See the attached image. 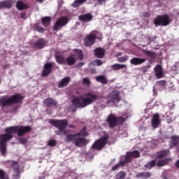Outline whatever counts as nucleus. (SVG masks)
<instances>
[{"instance_id": "obj_1", "label": "nucleus", "mask_w": 179, "mask_h": 179, "mask_svg": "<svg viewBox=\"0 0 179 179\" xmlns=\"http://www.w3.org/2000/svg\"><path fill=\"white\" fill-rule=\"evenodd\" d=\"M87 136L88 133L86 131V128H83L80 133L76 134H69L65 138L66 142H73L74 145L77 147H81L89 143L87 139L80 137V136Z\"/></svg>"}, {"instance_id": "obj_2", "label": "nucleus", "mask_w": 179, "mask_h": 179, "mask_svg": "<svg viewBox=\"0 0 179 179\" xmlns=\"http://www.w3.org/2000/svg\"><path fill=\"white\" fill-rule=\"evenodd\" d=\"M85 96L87 98H84L83 96L75 97L72 100V105L75 108H85V106L91 104L94 102V100H96L97 96L93 94L92 93L86 94Z\"/></svg>"}, {"instance_id": "obj_3", "label": "nucleus", "mask_w": 179, "mask_h": 179, "mask_svg": "<svg viewBox=\"0 0 179 179\" xmlns=\"http://www.w3.org/2000/svg\"><path fill=\"white\" fill-rule=\"evenodd\" d=\"M31 130V127L30 126H15V127H9L5 129L6 134L8 135H13V134L17 133L18 136H22L26 133L30 131Z\"/></svg>"}, {"instance_id": "obj_4", "label": "nucleus", "mask_w": 179, "mask_h": 179, "mask_svg": "<svg viewBox=\"0 0 179 179\" xmlns=\"http://www.w3.org/2000/svg\"><path fill=\"white\" fill-rule=\"evenodd\" d=\"M23 99L24 97L20 94L13 95L10 97L3 96L0 99V104L3 107L10 106L15 103L21 102Z\"/></svg>"}, {"instance_id": "obj_5", "label": "nucleus", "mask_w": 179, "mask_h": 179, "mask_svg": "<svg viewBox=\"0 0 179 179\" xmlns=\"http://www.w3.org/2000/svg\"><path fill=\"white\" fill-rule=\"evenodd\" d=\"M13 138V135H7L6 134L0 135V152L1 154L4 155L7 153L6 142Z\"/></svg>"}, {"instance_id": "obj_6", "label": "nucleus", "mask_w": 179, "mask_h": 179, "mask_svg": "<svg viewBox=\"0 0 179 179\" xmlns=\"http://www.w3.org/2000/svg\"><path fill=\"white\" fill-rule=\"evenodd\" d=\"M171 20L169 17V15H164V16H159L157 17V18L154 20V24L157 25H162V26H167L170 24Z\"/></svg>"}, {"instance_id": "obj_7", "label": "nucleus", "mask_w": 179, "mask_h": 179, "mask_svg": "<svg viewBox=\"0 0 179 179\" xmlns=\"http://www.w3.org/2000/svg\"><path fill=\"white\" fill-rule=\"evenodd\" d=\"M108 136L106 135L104 137L99 138L94 143L92 148L96 150H101L108 142Z\"/></svg>"}, {"instance_id": "obj_8", "label": "nucleus", "mask_w": 179, "mask_h": 179, "mask_svg": "<svg viewBox=\"0 0 179 179\" xmlns=\"http://www.w3.org/2000/svg\"><path fill=\"white\" fill-rule=\"evenodd\" d=\"M125 121V118L124 117H120L117 118L114 115L110 114L108 115L107 118V122L108 123L109 126L110 127H113L116 126L118 123V122H124Z\"/></svg>"}, {"instance_id": "obj_9", "label": "nucleus", "mask_w": 179, "mask_h": 179, "mask_svg": "<svg viewBox=\"0 0 179 179\" xmlns=\"http://www.w3.org/2000/svg\"><path fill=\"white\" fill-rule=\"evenodd\" d=\"M50 124L54 125L59 129L64 130L66 127L68 126L67 120H50L49 121Z\"/></svg>"}, {"instance_id": "obj_10", "label": "nucleus", "mask_w": 179, "mask_h": 179, "mask_svg": "<svg viewBox=\"0 0 179 179\" xmlns=\"http://www.w3.org/2000/svg\"><path fill=\"white\" fill-rule=\"evenodd\" d=\"M98 32L92 31L90 34L85 38V45L86 46H90L93 45L95 42L96 38H97Z\"/></svg>"}, {"instance_id": "obj_11", "label": "nucleus", "mask_w": 179, "mask_h": 179, "mask_svg": "<svg viewBox=\"0 0 179 179\" xmlns=\"http://www.w3.org/2000/svg\"><path fill=\"white\" fill-rule=\"evenodd\" d=\"M68 22H69V19L67 17H62L59 18L53 27V30L57 31L60 29L62 27L67 24Z\"/></svg>"}, {"instance_id": "obj_12", "label": "nucleus", "mask_w": 179, "mask_h": 179, "mask_svg": "<svg viewBox=\"0 0 179 179\" xmlns=\"http://www.w3.org/2000/svg\"><path fill=\"white\" fill-rule=\"evenodd\" d=\"M121 100L120 96V92L117 90H115L112 92H110L108 96V102H112L117 103Z\"/></svg>"}, {"instance_id": "obj_13", "label": "nucleus", "mask_w": 179, "mask_h": 179, "mask_svg": "<svg viewBox=\"0 0 179 179\" xmlns=\"http://www.w3.org/2000/svg\"><path fill=\"white\" fill-rule=\"evenodd\" d=\"M137 157H140V152L138 150L127 152L124 162L129 163V162H131L132 159H136Z\"/></svg>"}, {"instance_id": "obj_14", "label": "nucleus", "mask_w": 179, "mask_h": 179, "mask_svg": "<svg viewBox=\"0 0 179 179\" xmlns=\"http://www.w3.org/2000/svg\"><path fill=\"white\" fill-rule=\"evenodd\" d=\"M154 71L157 78L160 79L163 78L164 73H163V69L162 66L157 65L156 67L154 69Z\"/></svg>"}, {"instance_id": "obj_15", "label": "nucleus", "mask_w": 179, "mask_h": 179, "mask_svg": "<svg viewBox=\"0 0 179 179\" xmlns=\"http://www.w3.org/2000/svg\"><path fill=\"white\" fill-rule=\"evenodd\" d=\"M52 64L51 63H46L44 65V69L42 72L43 76H46L51 73Z\"/></svg>"}, {"instance_id": "obj_16", "label": "nucleus", "mask_w": 179, "mask_h": 179, "mask_svg": "<svg viewBox=\"0 0 179 179\" xmlns=\"http://www.w3.org/2000/svg\"><path fill=\"white\" fill-rule=\"evenodd\" d=\"M13 4L14 1H13L12 0L1 1L0 2V9L10 8L13 6Z\"/></svg>"}, {"instance_id": "obj_17", "label": "nucleus", "mask_w": 179, "mask_h": 179, "mask_svg": "<svg viewBox=\"0 0 179 179\" xmlns=\"http://www.w3.org/2000/svg\"><path fill=\"white\" fill-rule=\"evenodd\" d=\"M159 115L158 114L154 115L151 122L152 127L155 129L159 127Z\"/></svg>"}, {"instance_id": "obj_18", "label": "nucleus", "mask_w": 179, "mask_h": 179, "mask_svg": "<svg viewBox=\"0 0 179 179\" xmlns=\"http://www.w3.org/2000/svg\"><path fill=\"white\" fill-rule=\"evenodd\" d=\"M146 59L134 57L130 60V63L134 65H141L146 62Z\"/></svg>"}, {"instance_id": "obj_19", "label": "nucleus", "mask_w": 179, "mask_h": 179, "mask_svg": "<svg viewBox=\"0 0 179 179\" xmlns=\"http://www.w3.org/2000/svg\"><path fill=\"white\" fill-rule=\"evenodd\" d=\"M79 20L84 22H87L93 19V16L90 14L82 15L78 17Z\"/></svg>"}, {"instance_id": "obj_20", "label": "nucleus", "mask_w": 179, "mask_h": 179, "mask_svg": "<svg viewBox=\"0 0 179 179\" xmlns=\"http://www.w3.org/2000/svg\"><path fill=\"white\" fill-rule=\"evenodd\" d=\"M45 41L43 39H38L34 43V47L37 49H41L45 45Z\"/></svg>"}, {"instance_id": "obj_21", "label": "nucleus", "mask_w": 179, "mask_h": 179, "mask_svg": "<svg viewBox=\"0 0 179 179\" xmlns=\"http://www.w3.org/2000/svg\"><path fill=\"white\" fill-rule=\"evenodd\" d=\"M105 52L104 49L99 48L94 50V55L99 58H103L105 55Z\"/></svg>"}, {"instance_id": "obj_22", "label": "nucleus", "mask_w": 179, "mask_h": 179, "mask_svg": "<svg viewBox=\"0 0 179 179\" xmlns=\"http://www.w3.org/2000/svg\"><path fill=\"white\" fill-rule=\"evenodd\" d=\"M71 55H73L76 59L78 58L80 59H82L83 57L82 50L78 49H74Z\"/></svg>"}, {"instance_id": "obj_23", "label": "nucleus", "mask_w": 179, "mask_h": 179, "mask_svg": "<svg viewBox=\"0 0 179 179\" xmlns=\"http://www.w3.org/2000/svg\"><path fill=\"white\" fill-rule=\"evenodd\" d=\"M70 80H71V78L69 77L63 78L59 83L58 87L61 88L66 86L70 83Z\"/></svg>"}, {"instance_id": "obj_24", "label": "nucleus", "mask_w": 179, "mask_h": 179, "mask_svg": "<svg viewBox=\"0 0 179 179\" xmlns=\"http://www.w3.org/2000/svg\"><path fill=\"white\" fill-rule=\"evenodd\" d=\"M57 102L54 101L53 99L48 98L44 100L43 105L45 106H57Z\"/></svg>"}, {"instance_id": "obj_25", "label": "nucleus", "mask_w": 179, "mask_h": 179, "mask_svg": "<svg viewBox=\"0 0 179 179\" xmlns=\"http://www.w3.org/2000/svg\"><path fill=\"white\" fill-rule=\"evenodd\" d=\"M95 79L97 82L101 83L102 84H107L108 83V79L105 76H99L95 77Z\"/></svg>"}, {"instance_id": "obj_26", "label": "nucleus", "mask_w": 179, "mask_h": 179, "mask_svg": "<svg viewBox=\"0 0 179 179\" xmlns=\"http://www.w3.org/2000/svg\"><path fill=\"white\" fill-rule=\"evenodd\" d=\"M16 8L19 10H22L24 9H27L28 6L26 4H24L22 1H18L16 3Z\"/></svg>"}, {"instance_id": "obj_27", "label": "nucleus", "mask_w": 179, "mask_h": 179, "mask_svg": "<svg viewBox=\"0 0 179 179\" xmlns=\"http://www.w3.org/2000/svg\"><path fill=\"white\" fill-rule=\"evenodd\" d=\"M170 152L169 150H164L159 152H157V157L158 159H162V157H166V156H169Z\"/></svg>"}, {"instance_id": "obj_28", "label": "nucleus", "mask_w": 179, "mask_h": 179, "mask_svg": "<svg viewBox=\"0 0 179 179\" xmlns=\"http://www.w3.org/2000/svg\"><path fill=\"white\" fill-rule=\"evenodd\" d=\"M111 67L113 70H120L122 69H127V66L126 64H115Z\"/></svg>"}, {"instance_id": "obj_29", "label": "nucleus", "mask_w": 179, "mask_h": 179, "mask_svg": "<svg viewBox=\"0 0 179 179\" xmlns=\"http://www.w3.org/2000/svg\"><path fill=\"white\" fill-rule=\"evenodd\" d=\"M76 59L73 57V55H70L66 58V63L68 65H73L76 63Z\"/></svg>"}, {"instance_id": "obj_30", "label": "nucleus", "mask_w": 179, "mask_h": 179, "mask_svg": "<svg viewBox=\"0 0 179 179\" xmlns=\"http://www.w3.org/2000/svg\"><path fill=\"white\" fill-rule=\"evenodd\" d=\"M41 21L43 26L48 27L50 24L51 18L49 17H45L42 18Z\"/></svg>"}, {"instance_id": "obj_31", "label": "nucleus", "mask_w": 179, "mask_h": 179, "mask_svg": "<svg viewBox=\"0 0 179 179\" xmlns=\"http://www.w3.org/2000/svg\"><path fill=\"white\" fill-rule=\"evenodd\" d=\"M56 60L58 63L62 64H65L66 62V59L63 56L56 55Z\"/></svg>"}, {"instance_id": "obj_32", "label": "nucleus", "mask_w": 179, "mask_h": 179, "mask_svg": "<svg viewBox=\"0 0 179 179\" xmlns=\"http://www.w3.org/2000/svg\"><path fill=\"white\" fill-rule=\"evenodd\" d=\"M171 159H163V160H160L157 163V166H158V167H162L163 166H166V164L169 162H171Z\"/></svg>"}, {"instance_id": "obj_33", "label": "nucleus", "mask_w": 179, "mask_h": 179, "mask_svg": "<svg viewBox=\"0 0 179 179\" xmlns=\"http://www.w3.org/2000/svg\"><path fill=\"white\" fill-rule=\"evenodd\" d=\"M156 164H157L156 161L155 160H152L150 162L146 164L145 165V167L146 169H148V170H150L151 169H152V167H155V166H156Z\"/></svg>"}, {"instance_id": "obj_34", "label": "nucleus", "mask_w": 179, "mask_h": 179, "mask_svg": "<svg viewBox=\"0 0 179 179\" xmlns=\"http://www.w3.org/2000/svg\"><path fill=\"white\" fill-rule=\"evenodd\" d=\"M126 163L127 162H125V159L124 161L120 162L118 164L112 167V170L115 171L117 169L118 167H122L123 166H124Z\"/></svg>"}, {"instance_id": "obj_35", "label": "nucleus", "mask_w": 179, "mask_h": 179, "mask_svg": "<svg viewBox=\"0 0 179 179\" xmlns=\"http://www.w3.org/2000/svg\"><path fill=\"white\" fill-rule=\"evenodd\" d=\"M87 0H76L73 4L72 6L73 8H77L79 6H80L81 4H83L84 2H85Z\"/></svg>"}, {"instance_id": "obj_36", "label": "nucleus", "mask_w": 179, "mask_h": 179, "mask_svg": "<svg viewBox=\"0 0 179 179\" xmlns=\"http://www.w3.org/2000/svg\"><path fill=\"white\" fill-rule=\"evenodd\" d=\"M157 85L160 87L161 90H164L166 88V81L165 80L157 81Z\"/></svg>"}, {"instance_id": "obj_37", "label": "nucleus", "mask_w": 179, "mask_h": 179, "mask_svg": "<svg viewBox=\"0 0 179 179\" xmlns=\"http://www.w3.org/2000/svg\"><path fill=\"white\" fill-rule=\"evenodd\" d=\"M150 176L151 173L150 172L141 173L137 175V177H143V178H149Z\"/></svg>"}, {"instance_id": "obj_38", "label": "nucleus", "mask_w": 179, "mask_h": 179, "mask_svg": "<svg viewBox=\"0 0 179 179\" xmlns=\"http://www.w3.org/2000/svg\"><path fill=\"white\" fill-rule=\"evenodd\" d=\"M179 142V137L178 136H172L171 137V144L173 145H176Z\"/></svg>"}, {"instance_id": "obj_39", "label": "nucleus", "mask_w": 179, "mask_h": 179, "mask_svg": "<svg viewBox=\"0 0 179 179\" xmlns=\"http://www.w3.org/2000/svg\"><path fill=\"white\" fill-rule=\"evenodd\" d=\"M90 80L88 78H85L83 79V85L87 87L90 85Z\"/></svg>"}, {"instance_id": "obj_40", "label": "nucleus", "mask_w": 179, "mask_h": 179, "mask_svg": "<svg viewBox=\"0 0 179 179\" xmlns=\"http://www.w3.org/2000/svg\"><path fill=\"white\" fill-rule=\"evenodd\" d=\"M128 58H129L128 56H124V57L117 58V61L119 62H125L126 61L128 60Z\"/></svg>"}, {"instance_id": "obj_41", "label": "nucleus", "mask_w": 179, "mask_h": 179, "mask_svg": "<svg viewBox=\"0 0 179 179\" xmlns=\"http://www.w3.org/2000/svg\"><path fill=\"white\" fill-rule=\"evenodd\" d=\"M55 133L57 135H62V134L64 135H67V131L63 129H59L58 131H55Z\"/></svg>"}, {"instance_id": "obj_42", "label": "nucleus", "mask_w": 179, "mask_h": 179, "mask_svg": "<svg viewBox=\"0 0 179 179\" xmlns=\"http://www.w3.org/2000/svg\"><path fill=\"white\" fill-rule=\"evenodd\" d=\"M126 177V173L124 172H120L117 174V178L118 179H124Z\"/></svg>"}, {"instance_id": "obj_43", "label": "nucleus", "mask_w": 179, "mask_h": 179, "mask_svg": "<svg viewBox=\"0 0 179 179\" xmlns=\"http://www.w3.org/2000/svg\"><path fill=\"white\" fill-rule=\"evenodd\" d=\"M102 64V61L100 59H96L93 62V64L95 66H101Z\"/></svg>"}, {"instance_id": "obj_44", "label": "nucleus", "mask_w": 179, "mask_h": 179, "mask_svg": "<svg viewBox=\"0 0 179 179\" xmlns=\"http://www.w3.org/2000/svg\"><path fill=\"white\" fill-rule=\"evenodd\" d=\"M144 53L150 56L151 57H153L155 56V53L152 52L151 51L149 50H145Z\"/></svg>"}, {"instance_id": "obj_45", "label": "nucleus", "mask_w": 179, "mask_h": 179, "mask_svg": "<svg viewBox=\"0 0 179 179\" xmlns=\"http://www.w3.org/2000/svg\"><path fill=\"white\" fill-rule=\"evenodd\" d=\"M34 29L39 31V32H43L44 31V29L42 28V27H38V25L34 26Z\"/></svg>"}, {"instance_id": "obj_46", "label": "nucleus", "mask_w": 179, "mask_h": 179, "mask_svg": "<svg viewBox=\"0 0 179 179\" xmlns=\"http://www.w3.org/2000/svg\"><path fill=\"white\" fill-rule=\"evenodd\" d=\"M18 141L20 143L25 144L27 143V138H18Z\"/></svg>"}, {"instance_id": "obj_47", "label": "nucleus", "mask_w": 179, "mask_h": 179, "mask_svg": "<svg viewBox=\"0 0 179 179\" xmlns=\"http://www.w3.org/2000/svg\"><path fill=\"white\" fill-rule=\"evenodd\" d=\"M48 145L50 146H55L56 145V141L55 140H50L48 141Z\"/></svg>"}, {"instance_id": "obj_48", "label": "nucleus", "mask_w": 179, "mask_h": 179, "mask_svg": "<svg viewBox=\"0 0 179 179\" xmlns=\"http://www.w3.org/2000/svg\"><path fill=\"white\" fill-rule=\"evenodd\" d=\"M176 167H178V169H179V159L176 163Z\"/></svg>"}, {"instance_id": "obj_49", "label": "nucleus", "mask_w": 179, "mask_h": 179, "mask_svg": "<svg viewBox=\"0 0 179 179\" xmlns=\"http://www.w3.org/2000/svg\"><path fill=\"white\" fill-rule=\"evenodd\" d=\"M122 55V53H121V52H119V53H117V55H116V57H119V56H121Z\"/></svg>"}, {"instance_id": "obj_50", "label": "nucleus", "mask_w": 179, "mask_h": 179, "mask_svg": "<svg viewBox=\"0 0 179 179\" xmlns=\"http://www.w3.org/2000/svg\"><path fill=\"white\" fill-rule=\"evenodd\" d=\"M153 92H154V94H155V95H157V92H156L155 89H153Z\"/></svg>"}, {"instance_id": "obj_51", "label": "nucleus", "mask_w": 179, "mask_h": 179, "mask_svg": "<svg viewBox=\"0 0 179 179\" xmlns=\"http://www.w3.org/2000/svg\"><path fill=\"white\" fill-rule=\"evenodd\" d=\"M106 0H98V1L99 2V3H102V2H104V1H106Z\"/></svg>"}, {"instance_id": "obj_52", "label": "nucleus", "mask_w": 179, "mask_h": 179, "mask_svg": "<svg viewBox=\"0 0 179 179\" xmlns=\"http://www.w3.org/2000/svg\"><path fill=\"white\" fill-rule=\"evenodd\" d=\"M38 2L42 3L45 0H36Z\"/></svg>"}, {"instance_id": "obj_53", "label": "nucleus", "mask_w": 179, "mask_h": 179, "mask_svg": "<svg viewBox=\"0 0 179 179\" xmlns=\"http://www.w3.org/2000/svg\"><path fill=\"white\" fill-rule=\"evenodd\" d=\"M97 38L99 39V40H101V39H102L101 37H98Z\"/></svg>"}, {"instance_id": "obj_54", "label": "nucleus", "mask_w": 179, "mask_h": 179, "mask_svg": "<svg viewBox=\"0 0 179 179\" xmlns=\"http://www.w3.org/2000/svg\"><path fill=\"white\" fill-rule=\"evenodd\" d=\"M69 127H73V125H70Z\"/></svg>"}, {"instance_id": "obj_55", "label": "nucleus", "mask_w": 179, "mask_h": 179, "mask_svg": "<svg viewBox=\"0 0 179 179\" xmlns=\"http://www.w3.org/2000/svg\"><path fill=\"white\" fill-rule=\"evenodd\" d=\"M0 83H1V80H0Z\"/></svg>"}]
</instances>
